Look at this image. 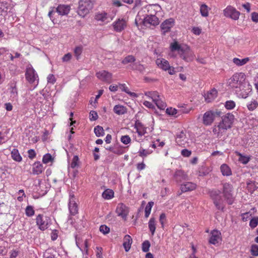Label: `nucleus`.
Returning a JSON list of instances; mask_svg holds the SVG:
<instances>
[{
  "mask_svg": "<svg viewBox=\"0 0 258 258\" xmlns=\"http://www.w3.org/2000/svg\"><path fill=\"white\" fill-rule=\"evenodd\" d=\"M229 87L239 93L243 98H246L251 91V86L245 81V75L243 73H235L227 81Z\"/></svg>",
  "mask_w": 258,
  "mask_h": 258,
  "instance_id": "obj_1",
  "label": "nucleus"
},
{
  "mask_svg": "<svg viewBox=\"0 0 258 258\" xmlns=\"http://www.w3.org/2000/svg\"><path fill=\"white\" fill-rule=\"evenodd\" d=\"M172 52L177 51L180 57L186 62L192 61L195 55L189 47L185 44H180L177 41H174L170 45Z\"/></svg>",
  "mask_w": 258,
  "mask_h": 258,
  "instance_id": "obj_2",
  "label": "nucleus"
},
{
  "mask_svg": "<svg viewBox=\"0 0 258 258\" xmlns=\"http://www.w3.org/2000/svg\"><path fill=\"white\" fill-rule=\"evenodd\" d=\"M235 117L233 114L228 113L221 117V120L213 129L214 135L221 137L228 129L232 127Z\"/></svg>",
  "mask_w": 258,
  "mask_h": 258,
  "instance_id": "obj_3",
  "label": "nucleus"
},
{
  "mask_svg": "<svg viewBox=\"0 0 258 258\" xmlns=\"http://www.w3.org/2000/svg\"><path fill=\"white\" fill-rule=\"evenodd\" d=\"M96 0H80L77 10L78 15L84 17L92 10Z\"/></svg>",
  "mask_w": 258,
  "mask_h": 258,
  "instance_id": "obj_4",
  "label": "nucleus"
},
{
  "mask_svg": "<svg viewBox=\"0 0 258 258\" xmlns=\"http://www.w3.org/2000/svg\"><path fill=\"white\" fill-rule=\"evenodd\" d=\"M233 190V188L231 184L225 183L223 184V196L226 202L229 205H231L234 201Z\"/></svg>",
  "mask_w": 258,
  "mask_h": 258,
  "instance_id": "obj_5",
  "label": "nucleus"
},
{
  "mask_svg": "<svg viewBox=\"0 0 258 258\" xmlns=\"http://www.w3.org/2000/svg\"><path fill=\"white\" fill-rule=\"evenodd\" d=\"M223 14L227 18L233 20H237L239 18L240 13L232 6H228L223 10Z\"/></svg>",
  "mask_w": 258,
  "mask_h": 258,
  "instance_id": "obj_6",
  "label": "nucleus"
},
{
  "mask_svg": "<svg viewBox=\"0 0 258 258\" xmlns=\"http://www.w3.org/2000/svg\"><path fill=\"white\" fill-rule=\"evenodd\" d=\"M25 77L29 83L32 84L38 82V76L35 70L30 66L28 67L26 70Z\"/></svg>",
  "mask_w": 258,
  "mask_h": 258,
  "instance_id": "obj_7",
  "label": "nucleus"
},
{
  "mask_svg": "<svg viewBox=\"0 0 258 258\" xmlns=\"http://www.w3.org/2000/svg\"><path fill=\"white\" fill-rule=\"evenodd\" d=\"M36 220V224L41 230L46 229L50 223V219L49 217H43V215L40 214L37 216Z\"/></svg>",
  "mask_w": 258,
  "mask_h": 258,
  "instance_id": "obj_8",
  "label": "nucleus"
},
{
  "mask_svg": "<svg viewBox=\"0 0 258 258\" xmlns=\"http://www.w3.org/2000/svg\"><path fill=\"white\" fill-rule=\"evenodd\" d=\"M127 20L125 18H118L112 24L114 31L120 32L127 27Z\"/></svg>",
  "mask_w": 258,
  "mask_h": 258,
  "instance_id": "obj_9",
  "label": "nucleus"
},
{
  "mask_svg": "<svg viewBox=\"0 0 258 258\" xmlns=\"http://www.w3.org/2000/svg\"><path fill=\"white\" fill-rule=\"evenodd\" d=\"M215 113L217 115H220V112H214L212 111H208L206 112L203 117V122L205 125H210L214 121L215 117Z\"/></svg>",
  "mask_w": 258,
  "mask_h": 258,
  "instance_id": "obj_10",
  "label": "nucleus"
},
{
  "mask_svg": "<svg viewBox=\"0 0 258 258\" xmlns=\"http://www.w3.org/2000/svg\"><path fill=\"white\" fill-rule=\"evenodd\" d=\"M143 25L147 27H155L160 23V20L157 17L146 16L142 22Z\"/></svg>",
  "mask_w": 258,
  "mask_h": 258,
  "instance_id": "obj_11",
  "label": "nucleus"
},
{
  "mask_svg": "<svg viewBox=\"0 0 258 258\" xmlns=\"http://www.w3.org/2000/svg\"><path fill=\"white\" fill-rule=\"evenodd\" d=\"M219 191H212L211 192V197L214 201V203L217 208L219 210H223L224 206L223 201L219 195Z\"/></svg>",
  "mask_w": 258,
  "mask_h": 258,
  "instance_id": "obj_12",
  "label": "nucleus"
},
{
  "mask_svg": "<svg viewBox=\"0 0 258 258\" xmlns=\"http://www.w3.org/2000/svg\"><path fill=\"white\" fill-rule=\"evenodd\" d=\"M222 240L221 232L217 230H214L210 233L209 242L210 244L216 245Z\"/></svg>",
  "mask_w": 258,
  "mask_h": 258,
  "instance_id": "obj_13",
  "label": "nucleus"
},
{
  "mask_svg": "<svg viewBox=\"0 0 258 258\" xmlns=\"http://www.w3.org/2000/svg\"><path fill=\"white\" fill-rule=\"evenodd\" d=\"M147 10V16L157 17V13L160 12L161 7L158 5H150L146 6L145 8Z\"/></svg>",
  "mask_w": 258,
  "mask_h": 258,
  "instance_id": "obj_14",
  "label": "nucleus"
},
{
  "mask_svg": "<svg viewBox=\"0 0 258 258\" xmlns=\"http://www.w3.org/2000/svg\"><path fill=\"white\" fill-rule=\"evenodd\" d=\"M69 209L70 214L72 215H75L78 213V208L77 204L76 201V199L74 195H70Z\"/></svg>",
  "mask_w": 258,
  "mask_h": 258,
  "instance_id": "obj_15",
  "label": "nucleus"
},
{
  "mask_svg": "<svg viewBox=\"0 0 258 258\" xmlns=\"http://www.w3.org/2000/svg\"><path fill=\"white\" fill-rule=\"evenodd\" d=\"M96 77L100 80L106 83H110L112 80V74L107 71L103 70L96 74Z\"/></svg>",
  "mask_w": 258,
  "mask_h": 258,
  "instance_id": "obj_16",
  "label": "nucleus"
},
{
  "mask_svg": "<svg viewBox=\"0 0 258 258\" xmlns=\"http://www.w3.org/2000/svg\"><path fill=\"white\" fill-rule=\"evenodd\" d=\"M95 19L98 21L108 23L113 19V16H110L108 13L103 11L97 13L95 16Z\"/></svg>",
  "mask_w": 258,
  "mask_h": 258,
  "instance_id": "obj_17",
  "label": "nucleus"
},
{
  "mask_svg": "<svg viewBox=\"0 0 258 258\" xmlns=\"http://www.w3.org/2000/svg\"><path fill=\"white\" fill-rule=\"evenodd\" d=\"M174 21L173 19L170 18L165 20L161 24V29L163 31V34H165L166 32L170 31L171 28L173 26Z\"/></svg>",
  "mask_w": 258,
  "mask_h": 258,
  "instance_id": "obj_18",
  "label": "nucleus"
},
{
  "mask_svg": "<svg viewBox=\"0 0 258 258\" xmlns=\"http://www.w3.org/2000/svg\"><path fill=\"white\" fill-rule=\"evenodd\" d=\"M128 208L122 203L119 204L116 208V212L118 216L125 219L128 213Z\"/></svg>",
  "mask_w": 258,
  "mask_h": 258,
  "instance_id": "obj_19",
  "label": "nucleus"
},
{
  "mask_svg": "<svg viewBox=\"0 0 258 258\" xmlns=\"http://www.w3.org/2000/svg\"><path fill=\"white\" fill-rule=\"evenodd\" d=\"M217 95V90L213 88L205 94L204 97L205 101L208 103L211 102L216 98Z\"/></svg>",
  "mask_w": 258,
  "mask_h": 258,
  "instance_id": "obj_20",
  "label": "nucleus"
},
{
  "mask_svg": "<svg viewBox=\"0 0 258 258\" xmlns=\"http://www.w3.org/2000/svg\"><path fill=\"white\" fill-rule=\"evenodd\" d=\"M174 178L177 182L188 179V175L181 170H177L174 174Z\"/></svg>",
  "mask_w": 258,
  "mask_h": 258,
  "instance_id": "obj_21",
  "label": "nucleus"
},
{
  "mask_svg": "<svg viewBox=\"0 0 258 258\" xmlns=\"http://www.w3.org/2000/svg\"><path fill=\"white\" fill-rule=\"evenodd\" d=\"M197 185L191 182H187L181 184L180 189L182 192L189 191L196 189Z\"/></svg>",
  "mask_w": 258,
  "mask_h": 258,
  "instance_id": "obj_22",
  "label": "nucleus"
},
{
  "mask_svg": "<svg viewBox=\"0 0 258 258\" xmlns=\"http://www.w3.org/2000/svg\"><path fill=\"white\" fill-rule=\"evenodd\" d=\"M70 11V7L69 5H59L56 8V12L60 15H68Z\"/></svg>",
  "mask_w": 258,
  "mask_h": 258,
  "instance_id": "obj_23",
  "label": "nucleus"
},
{
  "mask_svg": "<svg viewBox=\"0 0 258 258\" xmlns=\"http://www.w3.org/2000/svg\"><path fill=\"white\" fill-rule=\"evenodd\" d=\"M157 65L164 71H167L169 69L170 64L168 61L164 58H158L156 61Z\"/></svg>",
  "mask_w": 258,
  "mask_h": 258,
  "instance_id": "obj_24",
  "label": "nucleus"
},
{
  "mask_svg": "<svg viewBox=\"0 0 258 258\" xmlns=\"http://www.w3.org/2000/svg\"><path fill=\"white\" fill-rule=\"evenodd\" d=\"M176 142L179 146H182L185 145L187 143V139L184 133L180 132L177 135Z\"/></svg>",
  "mask_w": 258,
  "mask_h": 258,
  "instance_id": "obj_25",
  "label": "nucleus"
},
{
  "mask_svg": "<svg viewBox=\"0 0 258 258\" xmlns=\"http://www.w3.org/2000/svg\"><path fill=\"white\" fill-rule=\"evenodd\" d=\"M133 240L132 237L129 235H125L123 238V246L125 251L127 252L131 248Z\"/></svg>",
  "mask_w": 258,
  "mask_h": 258,
  "instance_id": "obj_26",
  "label": "nucleus"
},
{
  "mask_svg": "<svg viewBox=\"0 0 258 258\" xmlns=\"http://www.w3.org/2000/svg\"><path fill=\"white\" fill-rule=\"evenodd\" d=\"M152 101L160 109L164 110L166 107V103L163 100L159 94H158V97H156L155 100H152Z\"/></svg>",
  "mask_w": 258,
  "mask_h": 258,
  "instance_id": "obj_27",
  "label": "nucleus"
},
{
  "mask_svg": "<svg viewBox=\"0 0 258 258\" xmlns=\"http://www.w3.org/2000/svg\"><path fill=\"white\" fill-rule=\"evenodd\" d=\"M44 170L42 164L40 162H37L33 164L32 167V173L34 174L38 175L41 173Z\"/></svg>",
  "mask_w": 258,
  "mask_h": 258,
  "instance_id": "obj_28",
  "label": "nucleus"
},
{
  "mask_svg": "<svg viewBox=\"0 0 258 258\" xmlns=\"http://www.w3.org/2000/svg\"><path fill=\"white\" fill-rule=\"evenodd\" d=\"M135 128L139 136H142L146 133V128L139 121H136L135 124Z\"/></svg>",
  "mask_w": 258,
  "mask_h": 258,
  "instance_id": "obj_29",
  "label": "nucleus"
},
{
  "mask_svg": "<svg viewBox=\"0 0 258 258\" xmlns=\"http://www.w3.org/2000/svg\"><path fill=\"white\" fill-rule=\"evenodd\" d=\"M131 67L133 70L138 71L142 74L144 73L145 70V67L140 61H137L131 64Z\"/></svg>",
  "mask_w": 258,
  "mask_h": 258,
  "instance_id": "obj_30",
  "label": "nucleus"
},
{
  "mask_svg": "<svg viewBox=\"0 0 258 258\" xmlns=\"http://www.w3.org/2000/svg\"><path fill=\"white\" fill-rule=\"evenodd\" d=\"M249 61V57H245L242 59H239L237 57H234L233 58L232 61L237 66L240 67L242 66L246 63H247Z\"/></svg>",
  "mask_w": 258,
  "mask_h": 258,
  "instance_id": "obj_31",
  "label": "nucleus"
},
{
  "mask_svg": "<svg viewBox=\"0 0 258 258\" xmlns=\"http://www.w3.org/2000/svg\"><path fill=\"white\" fill-rule=\"evenodd\" d=\"M220 171L223 176H228L232 174V171L230 167L226 164L221 165Z\"/></svg>",
  "mask_w": 258,
  "mask_h": 258,
  "instance_id": "obj_32",
  "label": "nucleus"
},
{
  "mask_svg": "<svg viewBox=\"0 0 258 258\" xmlns=\"http://www.w3.org/2000/svg\"><path fill=\"white\" fill-rule=\"evenodd\" d=\"M56 251L52 248H48L43 254L44 258H57Z\"/></svg>",
  "mask_w": 258,
  "mask_h": 258,
  "instance_id": "obj_33",
  "label": "nucleus"
},
{
  "mask_svg": "<svg viewBox=\"0 0 258 258\" xmlns=\"http://www.w3.org/2000/svg\"><path fill=\"white\" fill-rule=\"evenodd\" d=\"M148 226L152 235H154L156 228V223L154 218H151L150 219L148 223Z\"/></svg>",
  "mask_w": 258,
  "mask_h": 258,
  "instance_id": "obj_34",
  "label": "nucleus"
},
{
  "mask_svg": "<svg viewBox=\"0 0 258 258\" xmlns=\"http://www.w3.org/2000/svg\"><path fill=\"white\" fill-rule=\"evenodd\" d=\"M135 62H136V58L132 55H128L126 56L121 61V63L123 64H126L128 63H131V64H132Z\"/></svg>",
  "mask_w": 258,
  "mask_h": 258,
  "instance_id": "obj_35",
  "label": "nucleus"
},
{
  "mask_svg": "<svg viewBox=\"0 0 258 258\" xmlns=\"http://www.w3.org/2000/svg\"><path fill=\"white\" fill-rule=\"evenodd\" d=\"M246 106L248 110L253 111L258 107V102L255 99H252L247 103Z\"/></svg>",
  "mask_w": 258,
  "mask_h": 258,
  "instance_id": "obj_36",
  "label": "nucleus"
},
{
  "mask_svg": "<svg viewBox=\"0 0 258 258\" xmlns=\"http://www.w3.org/2000/svg\"><path fill=\"white\" fill-rule=\"evenodd\" d=\"M11 156L13 160L17 162H20L22 161V158L19 154L17 149H14L11 152Z\"/></svg>",
  "mask_w": 258,
  "mask_h": 258,
  "instance_id": "obj_37",
  "label": "nucleus"
},
{
  "mask_svg": "<svg viewBox=\"0 0 258 258\" xmlns=\"http://www.w3.org/2000/svg\"><path fill=\"white\" fill-rule=\"evenodd\" d=\"M119 88L121 89L122 91L125 92L128 94L132 97H137V95L135 93L132 92L130 91L128 87L126 86L125 84H119Z\"/></svg>",
  "mask_w": 258,
  "mask_h": 258,
  "instance_id": "obj_38",
  "label": "nucleus"
},
{
  "mask_svg": "<svg viewBox=\"0 0 258 258\" xmlns=\"http://www.w3.org/2000/svg\"><path fill=\"white\" fill-rule=\"evenodd\" d=\"M210 10L206 4H202L200 7V13L203 17H207Z\"/></svg>",
  "mask_w": 258,
  "mask_h": 258,
  "instance_id": "obj_39",
  "label": "nucleus"
},
{
  "mask_svg": "<svg viewBox=\"0 0 258 258\" xmlns=\"http://www.w3.org/2000/svg\"><path fill=\"white\" fill-rule=\"evenodd\" d=\"M113 111L115 113L121 115L126 112V108L122 105H115L113 108Z\"/></svg>",
  "mask_w": 258,
  "mask_h": 258,
  "instance_id": "obj_40",
  "label": "nucleus"
},
{
  "mask_svg": "<svg viewBox=\"0 0 258 258\" xmlns=\"http://www.w3.org/2000/svg\"><path fill=\"white\" fill-rule=\"evenodd\" d=\"M114 196V192L112 190L107 189L102 193V197L106 200L112 199Z\"/></svg>",
  "mask_w": 258,
  "mask_h": 258,
  "instance_id": "obj_41",
  "label": "nucleus"
},
{
  "mask_svg": "<svg viewBox=\"0 0 258 258\" xmlns=\"http://www.w3.org/2000/svg\"><path fill=\"white\" fill-rule=\"evenodd\" d=\"M236 154L239 156V161L242 163L246 164L249 161V157L243 156L240 153L238 152H236Z\"/></svg>",
  "mask_w": 258,
  "mask_h": 258,
  "instance_id": "obj_42",
  "label": "nucleus"
},
{
  "mask_svg": "<svg viewBox=\"0 0 258 258\" xmlns=\"http://www.w3.org/2000/svg\"><path fill=\"white\" fill-rule=\"evenodd\" d=\"M158 94L157 91H146L144 93L145 96L152 100H155L156 97H158Z\"/></svg>",
  "mask_w": 258,
  "mask_h": 258,
  "instance_id": "obj_43",
  "label": "nucleus"
},
{
  "mask_svg": "<svg viewBox=\"0 0 258 258\" xmlns=\"http://www.w3.org/2000/svg\"><path fill=\"white\" fill-rule=\"evenodd\" d=\"M153 205L154 203L153 202H149L146 205L145 209V216L146 218H148L149 216Z\"/></svg>",
  "mask_w": 258,
  "mask_h": 258,
  "instance_id": "obj_44",
  "label": "nucleus"
},
{
  "mask_svg": "<svg viewBox=\"0 0 258 258\" xmlns=\"http://www.w3.org/2000/svg\"><path fill=\"white\" fill-rule=\"evenodd\" d=\"M94 130L97 137H100L104 135V132L102 127L98 125L94 128Z\"/></svg>",
  "mask_w": 258,
  "mask_h": 258,
  "instance_id": "obj_45",
  "label": "nucleus"
},
{
  "mask_svg": "<svg viewBox=\"0 0 258 258\" xmlns=\"http://www.w3.org/2000/svg\"><path fill=\"white\" fill-rule=\"evenodd\" d=\"M8 10L7 4L4 2L0 3V14L3 15L7 13Z\"/></svg>",
  "mask_w": 258,
  "mask_h": 258,
  "instance_id": "obj_46",
  "label": "nucleus"
},
{
  "mask_svg": "<svg viewBox=\"0 0 258 258\" xmlns=\"http://www.w3.org/2000/svg\"><path fill=\"white\" fill-rule=\"evenodd\" d=\"M25 214L28 217H31L34 215L33 207L31 206H28L25 209Z\"/></svg>",
  "mask_w": 258,
  "mask_h": 258,
  "instance_id": "obj_47",
  "label": "nucleus"
},
{
  "mask_svg": "<svg viewBox=\"0 0 258 258\" xmlns=\"http://www.w3.org/2000/svg\"><path fill=\"white\" fill-rule=\"evenodd\" d=\"M152 151H150L149 150H147L144 149H140L139 151V155L140 156L142 157V158H144L145 157H147L148 155H150L152 153Z\"/></svg>",
  "mask_w": 258,
  "mask_h": 258,
  "instance_id": "obj_48",
  "label": "nucleus"
},
{
  "mask_svg": "<svg viewBox=\"0 0 258 258\" xmlns=\"http://www.w3.org/2000/svg\"><path fill=\"white\" fill-rule=\"evenodd\" d=\"M225 107L227 109H232L235 107V103L232 100L227 101L225 103Z\"/></svg>",
  "mask_w": 258,
  "mask_h": 258,
  "instance_id": "obj_49",
  "label": "nucleus"
},
{
  "mask_svg": "<svg viewBox=\"0 0 258 258\" xmlns=\"http://www.w3.org/2000/svg\"><path fill=\"white\" fill-rule=\"evenodd\" d=\"M150 246V243L148 240H146L142 243V249L144 252H147L149 251Z\"/></svg>",
  "mask_w": 258,
  "mask_h": 258,
  "instance_id": "obj_50",
  "label": "nucleus"
},
{
  "mask_svg": "<svg viewBox=\"0 0 258 258\" xmlns=\"http://www.w3.org/2000/svg\"><path fill=\"white\" fill-rule=\"evenodd\" d=\"M52 156L50 154H46L43 157L42 162L44 164L48 163L52 160Z\"/></svg>",
  "mask_w": 258,
  "mask_h": 258,
  "instance_id": "obj_51",
  "label": "nucleus"
},
{
  "mask_svg": "<svg viewBox=\"0 0 258 258\" xmlns=\"http://www.w3.org/2000/svg\"><path fill=\"white\" fill-rule=\"evenodd\" d=\"M120 141L124 145H127L131 142V138L128 135L121 136Z\"/></svg>",
  "mask_w": 258,
  "mask_h": 258,
  "instance_id": "obj_52",
  "label": "nucleus"
},
{
  "mask_svg": "<svg viewBox=\"0 0 258 258\" xmlns=\"http://www.w3.org/2000/svg\"><path fill=\"white\" fill-rule=\"evenodd\" d=\"M76 244L77 246L80 248V249L82 251H85L86 254H87L88 252V240L87 239H86L84 241V249H83L82 248H81L80 245L78 241L76 240Z\"/></svg>",
  "mask_w": 258,
  "mask_h": 258,
  "instance_id": "obj_53",
  "label": "nucleus"
},
{
  "mask_svg": "<svg viewBox=\"0 0 258 258\" xmlns=\"http://www.w3.org/2000/svg\"><path fill=\"white\" fill-rule=\"evenodd\" d=\"M99 230L104 234H108L110 232V228L105 225H101Z\"/></svg>",
  "mask_w": 258,
  "mask_h": 258,
  "instance_id": "obj_54",
  "label": "nucleus"
},
{
  "mask_svg": "<svg viewBox=\"0 0 258 258\" xmlns=\"http://www.w3.org/2000/svg\"><path fill=\"white\" fill-rule=\"evenodd\" d=\"M18 93L17 89L15 87H12L11 90V97L14 99L17 98Z\"/></svg>",
  "mask_w": 258,
  "mask_h": 258,
  "instance_id": "obj_55",
  "label": "nucleus"
},
{
  "mask_svg": "<svg viewBox=\"0 0 258 258\" xmlns=\"http://www.w3.org/2000/svg\"><path fill=\"white\" fill-rule=\"evenodd\" d=\"M78 161H79V158L77 156H75L72 160L71 167L72 168H75L76 167H77L78 165Z\"/></svg>",
  "mask_w": 258,
  "mask_h": 258,
  "instance_id": "obj_56",
  "label": "nucleus"
},
{
  "mask_svg": "<svg viewBox=\"0 0 258 258\" xmlns=\"http://www.w3.org/2000/svg\"><path fill=\"white\" fill-rule=\"evenodd\" d=\"M166 112L170 115L173 116V115H175L177 114V111L175 108L170 107V108H168L166 109Z\"/></svg>",
  "mask_w": 258,
  "mask_h": 258,
  "instance_id": "obj_57",
  "label": "nucleus"
},
{
  "mask_svg": "<svg viewBox=\"0 0 258 258\" xmlns=\"http://www.w3.org/2000/svg\"><path fill=\"white\" fill-rule=\"evenodd\" d=\"M257 224H258V217L252 218L249 222V225L252 228L256 227Z\"/></svg>",
  "mask_w": 258,
  "mask_h": 258,
  "instance_id": "obj_58",
  "label": "nucleus"
},
{
  "mask_svg": "<svg viewBox=\"0 0 258 258\" xmlns=\"http://www.w3.org/2000/svg\"><path fill=\"white\" fill-rule=\"evenodd\" d=\"M251 253L254 256L258 255V245H253L251 248Z\"/></svg>",
  "mask_w": 258,
  "mask_h": 258,
  "instance_id": "obj_59",
  "label": "nucleus"
},
{
  "mask_svg": "<svg viewBox=\"0 0 258 258\" xmlns=\"http://www.w3.org/2000/svg\"><path fill=\"white\" fill-rule=\"evenodd\" d=\"M98 114L95 111H91L90 112V119L91 120H96L98 118Z\"/></svg>",
  "mask_w": 258,
  "mask_h": 258,
  "instance_id": "obj_60",
  "label": "nucleus"
},
{
  "mask_svg": "<svg viewBox=\"0 0 258 258\" xmlns=\"http://www.w3.org/2000/svg\"><path fill=\"white\" fill-rule=\"evenodd\" d=\"M72 55L70 53H68L65 54L62 58V61L63 62H68L72 58Z\"/></svg>",
  "mask_w": 258,
  "mask_h": 258,
  "instance_id": "obj_61",
  "label": "nucleus"
},
{
  "mask_svg": "<svg viewBox=\"0 0 258 258\" xmlns=\"http://www.w3.org/2000/svg\"><path fill=\"white\" fill-rule=\"evenodd\" d=\"M82 49L81 47H77L75 48L74 53L77 59H79V57L82 53Z\"/></svg>",
  "mask_w": 258,
  "mask_h": 258,
  "instance_id": "obj_62",
  "label": "nucleus"
},
{
  "mask_svg": "<svg viewBox=\"0 0 258 258\" xmlns=\"http://www.w3.org/2000/svg\"><path fill=\"white\" fill-rule=\"evenodd\" d=\"M251 216V214L250 213V212H246L244 213H243L241 215L242 219L244 221H247L248 219L250 218V217Z\"/></svg>",
  "mask_w": 258,
  "mask_h": 258,
  "instance_id": "obj_63",
  "label": "nucleus"
},
{
  "mask_svg": "<svg viewBox=\"0 0 258 258\" xmlns=\"http://www.w3.org/2000/svg\"><path fill=\"white\" fill-rule=\"evenodd\" d=\"M191 32L195 35H199L202 32V29L198 27H194Z\"/></svg>",
  "mask_w": 258,
  "mask_h": 258,
  "instance_id": "obj_64",
  "label": "nucleus"
}]
</instances>
